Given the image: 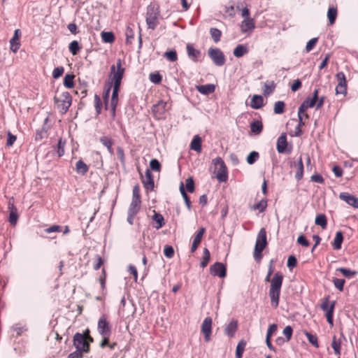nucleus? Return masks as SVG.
<instances>
[{"mask_svg": "<svg viewBox=\"0 0 358 358\" xmlns=\"http://www.w3.org/2000/svg\"><path fill=\"white\" fill-rule=\"evenodd\" d=\"M212 323L213 320L211 317H206L201 324V331L204 335V339L206 342L210 341V335L212 333Z\"/></svg>", "mask_w": 358, "mask_h": 358, "instance_id": "nucleus-13", "label": "nucleus"}, {"mask_svg": "<svg viewBox=\"0 0 358 358\" xmlns=\"http://www.w3.org/2000/svg\"><path fill=\"white\" fill-rule=\"evenodd\" d=\"M210 255L209 250L207 248H204L202 260L200 263V266L201 268H205L207 266L210 260Z\"/></svg>", "mask_w": 358, "mask_h": 358, "instance_id": "nucleus-40", "label": "nucleus"}, {"mask_svg": "<svg viewBox=\"0 0 358 358\" xmlns=\"http://www.w3.org/2000/svg\"><path fill=\"white\" fill-rule=\"evenodd\" d=\"M213 164L217 169L216 178L220 182H226L228 179L227 168L223 159L217 157L213 159Z\"/></svg>", "mask_w": 358, "mask_h": 358, "instance_id": "nucleus-5", "label": "nucleus"}, {"mask_svg": "<svg viewBox=\"0 0 358 358\" xmlns=\"http://www.w3.org/2000/svg\"><path fill=\"white\" fill-rule=\"evenodd\" d=\"M248 52L247 48L243 45H238L234 50V55L236 57H241Z\"/></svg>", "mask_w": 358, "mask_h": 358, "instance_id": "nucleus-36", "label": "nucleus"}, {"mask_svg": "<svg viewBox=\"0 0 358 358\" xmlns=\"http://www.w3.org/2000/svg\"><path fill=\"white\" fill-rule=\"evenodd\" d=\"M159 10L155 5L150 4L147 8L146 24L148 29L154 30L159 24Z\"/></svg>", "mask_w": 358, "mask_h": 358, "instance_id": "nucleus-4", "label": "nucleus"}, {"mask_svg": "<svg viewBox=\"0 0 358 358\" xmlns=\"http://www.w3.org/2000/svg\"><path fill=\"white\" fill-rule=\"evenodd\" d=\"M170 62H176L178 59L177 53L175 50H169L164 53V55Z\"/></svg>", "mask_w": 358, "mask_h": 358, "instance_id": "nucleus-50", "label": "nucleus"}, {"mask_svg": "<svg viewBox=\"0 0 358 358\" xmlns=\"http://www.w3.org/2000/svg\"><path fill=\"white\" fill-rule=\"evenodd\" d=\"M210 273L212 275L224 278L227 275V268L224 264L215 262L210 267Z\"/></svg>", "mask_w": 358, "mask_h": 358, "instance_id": "nucleus-12", "label": "nucleus"}, {"mask_svg": "<svg viewBox=\"0 0 358 358\" xmlns=\"http://www.w3.org/2000/svg\"><path fill=\"white\" fill-rule=\"evenodd\" d=\"M210 34L215 43H218L220 41L222 31L217 28H210Z\"/></svg>", "mask_w": 358, "mask_h": 358, "instance_id": "nucleus-38", "label": "nucleus"}, {"mask_svg": "<svg viewBox=\"0 0 358 358\" xmlns=\"http://www.w3.org/2000/svg\"><path fill=\"white\" fill-rule=\"evenodd\" d=\"M292 332H293L292 328L289 325L285 327V329H283V334L286 337L287 341H289L291 339L292 336Z\"/></svg>", "mask_w": 358, "mask_h": 358, "instance_id": "nucleus-64", "label": "nucleus"}, {"mask_svg": "<svg viewBox=\"0 0 358 358\" xmlns=\"http://www.w3.org/2000/svg\"><path fill=\"white\" fill-rule=\"evenodd\" d=\"M336 301H332L329 302V296L323 299L320 305V308L325 312L327 320L330 325H333L334 311Z\"/></svg>", "mask_w": 358, "mask_h": 358, "instance_id": "nucleus-7", "label": "nucleus"}, {"mask_svg": "<svg viewBox=\"0 0 358 358\" xmlns=\"http://www.w3.org/2000/svg\"><path fill=\"white\" fill-rule=\"evenodd\" d=\"M197 90L201 94L207 95L214 92L215 87L213 84H207L197 86Z\"/></svg>", "mask_w": 358, "mask_h": 358, "instance_id": "nucleus-26", "label": "nucleus"}, {"mask_svg": "<svg viewBox=\"0 0 358 358\" xmlns=\"http://www.w3.org/2000/svg\"><path fill=\"white\" fill-rule=\"evenodd\" d=\"M142 182L147 190H153L155 187L154 178L149 169L145 171V176L142 178Z\"/></svg>", "mask_w": 358, "mask_h": 358, "instance_id": "nucleus-15", "label": "nucleus"}, {"mask_svg": "<svg viewBox=\"0 0 358 358\" xmlns=\"http://www.w3.org/2000/svg\"><path fill=\"white\" fill-rule=\"evenodd\" d=\"M291 166H294L296 169L295 178L299 181L303 176V164L302 158L300 157L298 161L292 164Z\"/></svg>", "mask_w": 358, "mask_h": 358, "instance_id": "nucleus-22", "label": "nucleus"}, {"mask_svg": "<svg viewBox=\"0 0 358 358\" xmlns=\"http://www.w3.org/2000/svg\"><path fill=\"white\" fill-rule=\"evenodd\" d=\"M88 169L87 165L83 160H79L76 162V171L78 173L85 175L88 171Z\"/></svg>", "mask_w": 358, "mask_h": 358, "instance_id": "nucleus-30", "label": "nucleus"}, {"mask_svg": "<svg viewBox=\"0 0 358 358\" xmlns=\"http://www.w3.org/2000/svg\"><path fill=\"white\" fill-rule=\"evenodd\" d=\"M337 271L341 272L345 277L348 278H350L356 275L357 272L355 271H352L347 268L341 267L337 268Z\"/></svg>", "mask_w": 358, "mask_h": 358, "instance_id": "nucleus-44", "label": "nucleus"}, {"mask_svg": "<svg viewBox=\"0 0 358 358\" xmlns=\"http://www.w3.org/2000/svg\"><path fill=\"white\" fill-rule=\"evenodd\" d=\"M345 282V280L344 279L341 278H334L333 279V283L336 289H338L339 291L343 290L344 284Z\"/></svg>", "mask_w": 358, "mask_h": 358, "instance_id": "nucleus-49", "label": "nucleus"}, {"mask_svg": "<svg viewBox=\"0 0 358 358\" xmlns=\"http://www.w3.org/2000/svg\"><path fill=\"white\" fill-rule=\"evenodd\" d=\"M339 197L348 204L353 206L354 208H358V198L355 196L351 195L348 192H342L340 194Z\"/></svg>", "mask_w": 358, "mask_h": 358, "instance_id": "nucleus-18", "label": "nucleus"}, {"mask_svg": "<svg viewBox=\"0 0 358 358\" xmlns=\"http://www.w3.org/2000/svg\"><path fill=\"white\" fill-rule=\"evenodd\" d=\"M100 142L102 143L103 145H104L107 148L108 151L110 154L113 153V150L112 148L113 141L111 138H110L108 136H103L100 138Z\"/></svg>", "mask_w": 358, "mask_h": 358, "instance_id": "nucleus-32", "label": "nucleus"}, {"mask_svg": "<svg viewBox=\"0 0 358 358\" xmlns=\"http://www.w3.org/2000/svg\"><path fill=\"white\" fill-rule=\"evenodd\" d=\"M316 102H315L313 100L310 99V97L306 98L301 104V106L299 108L298 110V115H302L304 114V112L308 108H313L315 106Z\"/></svg>", "mask_w": 358, "mask_h": 358, "instance_id": "nucleus-24", "label": "nucleus"}, {"mask_svg": "<svg viewBox=\"0 0 358 358\" xmlns=\"http://www.w3.org/2000/svg\"><path fill=\"white\" fill-rule=\"evenodd\" d=\"M94 106L97 114H100L101 111L102 103L98 95L94 96Z\"/></svg>", "mask_w": 358, "mask_h": 358, "instance_id": "nucleus-58", "label": "nucleus"}, {"mask_svg": "<svg viewBox=\"0 0 358 358\" xmlns=\"http://www.w3.org/2000/svg\"><path fill=\"white\" fill-rule=\"evenodd\" d=\"M267 245L266 231L264 228H262L257 236L255 250L253 252L254 259L257 262L261 261L262 258V252Z\"/></svg>", "mask_w": 358, "mask_h": 358, "instance_id": "nucleus-2", "label": "nucleus"}, {"mask_svg": "<svg viewBox=\"0 0 358 358\" xmlns=\"http://www.w3.org/2000/svg\"><path fill=\"white\" fill-rule=\"evenodd\" d=\"M264 105V99L261 95H254L250 102V106L254 109H259Z\"/></svg>", "mask_w": 358, "mask_h": 358, "instance_id": "nucleus-25", "label": "nucleus"}, {"mask_svg": "<svg viewBox=\"0 0 358 358\" xmlns=\"http://www.w3.org/2000/svg\"><path fill=\"white\" fill-rule=\"evenodd\" d=\"M190 148L197 152H201V138L198 135H196L190 144Z\"/></svg>", "mask_w": 358, "mask_h": 358, "instance_id": "nucleus-28", "label": "nucleus"}, {"mask_svg": "<svg viewBox=\"0 0 358 358\" xmlns=\"http://www.w3.org/2000/svg\"><path fill=\"white\" fill-rule=\"evenodd\" d=\"M120 86L113 85L112 97H111L110 103V112H111V115H112L113 118H114L115 117V110H116V107H117V105L118 103V94H119V91H120Z\"/></svg>", "mask_w": 358, "mask_h": 358, "instance_id": "nucleus-14", "label": "nucleus"}, {"mask_svg": "<svg viewBox=\"0 0 358 358\" xmlns=\"http://www.w3.org/2000/svg\"><path fill=\"white\" fill-rule=\"evenodd\" d=\"M317 41H318L317 38H313L307 43L306 46V52H309L310 51H311L313 49V48L316 45Z\"/></svg>", "mask_w": 358, "mask_h": 358, "instance_id": "nucleus-60", "label": "nucleus"}, {"mask_svg": "<svg viewBox=\"0 0 358 358\" xmlns=\"http://www.w3.org/2000/svg\"><path fill=\"white\" fill-rule=\"evenodd\" d=\"M126 42L127 43H131L132 39L134 38V31L129 27H127L125 31Z\"/></svg>", "mask_w": 358, "mask_h": 358, "instance_id": "nucleus-57", "label": "nucleus"}, {"mask_svg": "<svg viewBox=\"0 0 358 358\" xmlns=\"http://www.w3.org/2000/svg\"><path fill=\"white\" fill-rule=\"evenodd\" d=\"M64 69L63 66L57 67L53 70L52 77L54 78L57 79V78H59L64 73Z\"/></svg>", "mask_w": 358, "mask_h": 358, "instance_id": "nucleus-63", "label": "nucleus"}, {"mask_svg": "<svg viewBox=\"0 0 358 358\" xmlns=\"http://www.w3.org/2000/svg\"><path fill=\"white\" fill-rule=\"evenodd\" d=\"M267 206V201L264 199L261 200L257 203L252 206L253 210H258L259 212H263Z\"/></svg>", "mask_w": 358, "mask_h": 358, "instance_id": "nucleus-48", "label": "nucleus"}, {"mask_svg": "<svg viewBox=\"0 0 358 358\" xmlns=\"http://www.w3.org/2000/svg\"><path fill=\"white\" fill-rule=\"evenodd\" d=\"M306 336L308 340V341L315 347H318L317 338L316 336L311 334L310 333H306Z\"/></svg>", "mask_w": 358, "mask_h": 358, "instance_id": "nucleus-62", "label": "nucleus"}, {"mask_svg": "<svg viewBox=\"0 0 358 358\" xmlns=\"http://www.w3.org/2000/svg\"><path fill=\"white\" fill-rule=\"evenodd\" d=\"M343 339H345L343 334H341L340 338H338L336 336H334L332 339L331 345L334 351L335 355L337 356L338 358H340L341 355V344Z\"/></svg>", "mask_w": 358, "mask_h": 358, "instance_id": "nucleus-17", "label": "nucleus"}, {"mask_svg": "<svg viewBox=\"0 0 358 358\" xmlns=\"http://www.w3.org/2000/svg\"><path fill=\"white\" fill-rule=\"evenodd\" d=\"M263 129V124L261 121L254 120L250 124V130L252 133L259 134Z\"/></svg>", "mask_w": 358, "mask_h": 358, "instance_id": "nucleus-31", "label": "nucleus"}, {"mask_svg": "<svg viewBox=\"0 0 358 358\" xmlns=\"http://www.w3.org/2000/svg\"><path fill=\"white\" fill-rule=\"evenodd\" d=\"M101 38L103 42L111 43L115 40V36L111 31H103L101 33Z\"/></svg>", "mask_w": 358, "mask_h": 358, "instance_id": "nucleus-39", "label": "nucleus"}, {"mask_svg": "<svg viewBox=\"0 0 358 358\" xmlns=\"http://www.w3.org/2000/svg\"><path fill=\"white\" fill-rule=\"evenodd\" d=\"M150 167L154 171H159L161 170V164L157 159H152L150 162Z\"/></svg>", "mask_w": 358, "mask_h": 358, "instance_id": "nucleus-53", "label": "nucleus"}, {"mask_svg": "<svg viewBox=\"0 0 358 358\" xmlns=\"http://www.w3.org/2000/svg\"><path fill=\"white\" fill-rule=\"evenodd\" d=\"M168 110V103L164 101H159L152 106L154 116L158 119H162Z\"/></svg>", "mask_w": 358, "mask_h": 358, "instance_id": "nucleus-11", "label": "nucleus"}, {"mask_svg": "<svg viewBox=\"0 0 358 358\" xmlns=\"http://www.w3.org/2000/svg\"><path fill=\"white\" fill-rule=\"evenodd\" d=\"M245 345L246 342L244 340H241L238 342L236 349V358H242Z\"/></svg>", "mask_w": 358, "mask_h": 358, "instance_id": "nucleus-35", "label": "nucleus"}, {"mask_svg": "<svg viewBox=\"0 0 358 358\" xmlns=\"http://www.w3.org/2000/svg\"><path fill=\"white\" fill-rule=\"evenodd\" d=\"M287 146V136L282 134L277 141V150L279 153H284Z\"/></svg>", "mask_w": 358, "mask_h": 358, "instance_id": "nucleus-23", "label": "nucleus"}, {"mask_svg": "<svg viewBox=\"0 0 358 358\" xmlns=\"http://www.w3.org/2000/svg\"><path fill=\"white\" fill-rule=\"evenodd\" d=\"M69 51L73 55H76L78 52L81 49V47L79 45V43L77 41H73L69 44Z\"/></svg>", "mask_w": 358, "mask_h": 358, "instance_id": "nucleus-45", "label": "nucleus"}, {"mask_svg": "<svg viewBox=\"0 0 358 358\" xmlns=\"http://www.w3.org/2000/svg\"><path fill=\"white\" fill-rule=\"evenodd\" d=\"M187 53L188 57L193 62H196L201 55V51L195 49L192 44H187Z\"/></svg>", "mask_w": 358, "mask_h": 358, "instance_id": "nucleus-21", "label": "nucleus"}, {"mask_svg": "<svg viewBox=\"0 0 358 358\" xmlns=\"http://www.w3.org/2000/svg\"><path fill=\"white\" fill-rule=\"evenodd\" d=\"M255 28V20L251 17L245 18L241 22V30L243 33L251 32Z\"/></svg>", "mask_w": 358, "mask_h": 358, "instance_id": "nucleus-19", "label": "nucleus"}, {"mask_svg": "<svg viewBox=\"0 0 358 358\" xmlns=\"http://www.w3.org/2000/svg\"><path fill=\"white\" fill-rule=\"evenodd\" d=\"M315 224L320 226L322 229H326L327 226V220L324 214H319L315 217Z\"/></svg>", "mask_w": 358, "mask_h": 358, "instance_id": "nucleus-33", "label": "nucleus"}, {"mask_svg": "<svg viewBox=\"0 0 358 358\" xmlns=\"http://www.w3.org/2000/svg\"><path fill=\"white\" fill-rule=\"evenodd\" d=\"M131 201H141L140 189H139L138 185H135L133 188Z\"/></svg>", "mask_w": 358, "mask_h": 358, "instance_id": "nucleus-51", "label": "nucleus"}, {"mask_svg": "<svg viewBox=\"0 0 358 358\" xmlns=\"http://www.w3.org/2000/svg\"><path fill=\"white\" fill-rule=\"evenodd\" d=\"M205 231L206 229L204 227H201L196 232V234L195 235L193 241L200 244Z\"/></svg>", "mask_w": 358, "mask_h": 358, "instance_id": "nucleus-52", "label": "nucleus"}, {"mask_svg": "<svg viewBox=\"0 0 358 358\" xmlns=\"http://www.w3.org/2000/svg\"><path fill=\"white\" fill-rule=\"evenodd\" d=\"M208 55L216 66H221L224 64L226 61L225 56L219 48H210Z\"/></svg>", "mask_w": 358, "mask_h": 358, "instance_id": "nucleus-8", "label": "nucleus"}, {"mask_svg": "<svg viewBox=\"0 0 358 358\" xmlns=\"http://www.w3.org/2000/svg\"><path fill=\"white\" fill-rule=\"evenodd\" d=\"M97 331L101 336H110L111 334V326L104 315L99 319Z\"/></svg>", "mask_w": 358, "mask_h": 358, "instance_id": "nucleus-10", "label": "nucleus"}, {"mask_svg": "<svg viewBox=\"0 0 358 358\" xmlns=\"http://www.w3.org/2000/svg\"><path fill=\"white\" fill-rule=\"evenodd\" d=\"M74 76L73 74H66L64 79V85L67 88H72L74 86Z\"/></svg>", "mask_w": 358, "mask_h": 358, "instance_id": "nucleus-42", "label": "nucleus"}, {"mask_svg": "<svg viewBox=\"0 0 358 358\" xmlns=\"http://www.w3.org/2000/svg\"><path fill=\"white\" fill-rule=\"evenodd\" d=\"M238 329V321L232 320L230 322L226 324L224 327V334L229 338L234 336L235 333Z\"/></svg>", "mask_w": 358, "mask_h": 358, "instance_id": "nucleus-20", "label": "nucleus"}, {"mask_svg": "<svg viewBox=\"0 0 358 358\" xmlns=\"http://www.w3.org/2000/svg\"><path fill=\"white\" fill-rule=\"evenodd\" d=\"M343 241V233L339 231L336 234V236L333 243V248L334 250H340L341 248V244Z\"/></svg>", "mask_w": 358, "mask_h": 358, "instance_id": "nucleus-29", "label": "nucleus"}, {"mask_svg": "<svg viewBox=\"0 0 358 358\" xmlns=\"http://www.w3.org/2000/svg\"><path fill=\"white\" fill-rule=\"evenodd\" d=\"M47 136V129L43 126L41 129H38L36 133L35 140L41 141Z\"/></svg>", "mask_w": 358, "mask_h": 358, "instance_id": "nucleus-46", "label": "nucleus"}, {"mask_svg": "<svg viewBox=\"0 0 358 358\" xmlns=\"http://www.w3.org/2000/svg\"><path fill=\"white\" fill-rule=\"evenodd\" d=\"M154 213L152 220L155 222V224H154L153 227L157 229H159L164 224V218L160 213H156L155 211H154Z\"/></svg>", "mask_w": 358, "mask_h": 358, "instance_id": "nucleus-27", "label": "nucleus"}, {"mask_svg": "<svg viewBox=\"0 0 358 358\" xmlns=\"http://www.w3.org/2000/svg\"><path fill=\"white\" fill-rule=\"evenodd\" d=\"M164 254L167 258L173 257L174 255V250L172 246L166 245L164 248Z\"/></svg>", "mask_w": 358, "mask_h": 358, "instance_id": "nucleus-59", "label": "nucleus"}, {"mask_svg": "<svg viewBox=\"0 0 358 358\" xmlns=\"http://www.w3.org/2000/svg\"><path fill=\"white\" fill-rule=\"evenodd\" d=\"M259 155L256 151H252L247 157V162L248 164L252 165L255 164L259 159Z\"/></svg>", "mask_w": 358, "mask_h": 358, "instance_id": "nucleus-43", "label": "nucleus"}, {"mask_svg": "<svg viewBox=\"0 0 358 358\" xmlns=\"http://www.w3.org/2000/svg\"><path fill=\"white\" fill-rule=\"evenodd\" d=\"M185 183L187 191L190 193H192L194 191V182L192 178H188L186 180Z\"/></svg>", "mask_w": 358, "mask_h": 358, "instance_id": "nucleus-61", "label": "nucleus"}, {"mask_svg": "<svg viewBox=\"0 0 358 358\" xmlns=\"http://www.w3.org/2000/svg\"><path fill=\"white\" fill-rule=\"evenodd\" d=\"M285 110V103L282 101H278L275 103L274 113L275 114H282Z\"/></svg>", "mask_w": 358, "mask_h": 358, "instance_id": "nucleus-47", "label": "nucleus"}, {"mask_svg": "<svg viewBox=\"0 0 358 358\" xmlns=\"http://www.w3.org/2000/svg\"><path fill=\"white\" fill-rule=\"evenodd\" d=\"M337 8L336 7H329L327 12V17L331 24L335 22L337 17Z\"/></svg>", "mask_w": 358, "mask_h": 358, "instance_id": "nucleus-34", "label": "nucleus"}, {"mask_svg": "<svg viewBox=\"0 0 358 358\" xmlns=\"http://www.w3.org/2000/svg\"><path fill=\"white\" fill-rule=\"evenodd\" d=\"M87 339L85 334L76 333L73 336V345L77 350H81L84 351V352H87L90 350V345Z\"/></svg>", "mask_w": 358, "mask_h": 358, "instance_id": "nucleus-9", "label": "nucleus"}, {"mask_svg": "<svg viewBox=\"0 0 358 358\" xmlns=\"http://www.w3.org/2000/svg\"><path fill=\"white\" fill-rule=\"evenodd\" d=\"M162 77L159 73H152L150 74V80L155 84H159L162 81Z\"/></svg>", "mask_w": 358, "mask_h": 358, "instance_id": "nucleus-56", "label": "nucleus"}, {"mask_svg": "<svg viewBox=\"0 0 358 358\" xmlns=\"http://www.w3.org/2000/svg\"><path fill=\"white\" fill-rule=\"evenodd\" d=\"M65 143V141H63L62 138H60L58 141L57 152L59 157L64 155Z\"/></svg>", "mask_w": 358, "mask_h": 358, "instance_id": "nucleus-55", "label": "nucleus"}, {"mask_svg": "<svg viewBox=\"0 0 358 358\" xmlns=\"http://www.w3.org/2000/svg\"><path fill=\"white\" fill-rule=\"evenodd\" d=\"M55 102L60 112L63 114L66 113L71 105L72 99L68 92H64L59 96H55Z\"/></svg>", "mask_w": 358, "mask_h": 358, "instance_id": "nucleus-6", "label": "nucleus"}, {"mask_svg": "<svg viewBox=\"0 0 358 358\" xmlns=\"http://www.w3.org/2000/svg\"><path fill=\"white\" fill-rule=\"evenodd\" d=\"M124 71L125 69L122 66V60L118 59L116 62V64L112 65L110 70L109 79L111 80L113 85H121Z\"/></svg>", "mask_w": 358, "mask_h": 358, "instance_id": "nucleus-3", "label": "nucleus"}, {"mask_svg": "<svg viewBox=\"0 0 358 358\" xmlns=\"http://www.w3.org/2000/svg\"><path fill=\"white\" fill-rule=\"evenodd\" d=\"M275 263L274 259H271L269 262L268 270L267 275L265 278L266 282L271 281L270 289L268 292V295L271 299V305L273 308H277L279 305L281 287L282 285L283 275L280 272H276L272 279H271V276L273 273V264Z\"/></svg>", "mask_w": 358, "mask_h": 358, "instance_id": "nucleus-1", "label": "nucleus"}, {"mask_svg": "<svg viewBox=\"0 0 358 358\" xmlns=\"http://www.w3.org/2000/svg\"><path fill=\"white\" fill-rule=\"evenodd\" d=\"M21 36V31L17 29L14 31L13 36L10 40V50L13 52H17L20 48V43L19 38Z\"/></svg>", "mask_w": 358, "mask_h": 358, "instance_id": "nucleus-16", "label": "nucleus"}, {"mask_svg": "<svg viewBox=\"0 0 358 358\" xmlns=\"http://www.w3.org/2000/svg\"><path fill=\"white\" fill-rule=\"evenodd\" d=\"M141 201H131L128 213L136 215L141 209Z\"/></svg>", "mask_w": 358, "mask_h": 358, "instance_id": "nucleus-37", "label": "nucleus"}, {"mask_svg": "<svg viewBox=\"0 0 358 358\" xmlns=\"http://www.w3.org/2000/svg\"><path fill=\"white\" fill-rule=\"evenodd\" d=\"M18 219V215L17 213V209L12 205V209L9 214V222L10 224L15 225L17 223Z\"/></svg>", "mask_w": 358, "mask_h": 358, "instance_id": "nucleus-41", "label": "nucleus"}, {"mask_svg": "<svg viewBox=\"0 0 358 358\" xmlns=\"http://www.w3.org/2000/svg\"><path fill=\"white\" fill-rule=\"evenodd\" d=\"M336 93L345 95L347 94V84L338 83L336 87Z\"/></svg>", "mask_w": 358, "mask_h": 358, "instance_id": "nucleus-54", "label": "nucleus"}]
</instances>
